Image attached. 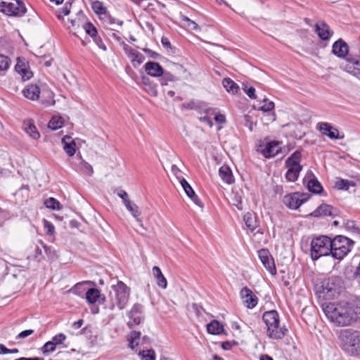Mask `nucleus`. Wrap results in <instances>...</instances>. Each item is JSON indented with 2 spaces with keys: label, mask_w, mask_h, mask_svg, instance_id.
<instances>
[{
  "label": "nucleus",
  "mask_w": 360,
  "mask_h": 360,
  "mask_svg": "<svg viewBox=\"0 0 360 360\" xmlns=\"http://www.w3.org/2000/svg\"><path fill=\"white\" fill-rule=\"evenodd\" d=\"M323 310L331 322L339 326H345L357 319L360 314V302L356 304L345 302L328 303L323 306Z\"/></svg>",
  "instance_id": "f257e3e1"
},
{
  "label": "nucleus",
  "mask_w": 360,
  "mask_h": 360,
  "mask_svg": "<svg viewBox=\"0 0 360 360\" xmlns=\"http://www.w3.org/2000/svg\"><path fill=\"white\" fill-rule=\"evenodd\" d=\"M338 339L340 346L345 352L353 356L360 354V332L343 329L340 331Z\"/></svg>",
  "instance_id": "f03ea898"
},
{
  "label": "nucleus",
  "mask_w": 360,
  "mask_h": 360,
  "mask_svg": "<svg viewBox=\"0 0 360 360\" xmlns=\"http://www.w3.org/2000/svg\"><path fill=\"white\" fill-rule=\"evenodd\" d=\"M262 320L266 326V335L274 340L283 338L287 330L280 326V320L276 310L265 311L262 315Z\"/></svg>",
  "instance_id": "7ed1b4c3"
},
{
  "label": "nucleus",
  "mask_w": 360,
  "mask_h": 360,
  "mask_svg": "<svg viewBox=\"0 0 360 360\" xmlns=\"http://www.w3.org/2000/svg\"><path fill=\"white\" fill-rule=\"evenodd\" d=\"M332 238L327 236H319L314 238L310 244V255L312 260L321 257L331 255Z\"/></svg>",
  "instance_id": "20e7f679"
},
{
  "label": "nucleus",
  "mask_w": 360,
  "mask_h": 360,
  "mask_svg": "<svg viewBox=\"0 0 360 360\" xmlns=\"http://www.w3.org/2000/svg\"><path fill=\"white\" fill-rule=\"evenodd\" d=\"M129 295L130 288L122 281H118L116 285H112L110 308L113 309L117 306L120 309H124L129 301Z\"/></svg>",
  "instance_id": "39448f33"
},
{
  "label": "nucleus",
  "mask_w": 360,
  "mask_h": 360,
  "mask_svg": "<svg viewBox=\"0 0 360 360\" xmlns=\"http://www.w3.org/2000/svg\"><path fill=\"white\" fill-rule=\"evenodd\" d=\"M331 256L339 261L342 260L351 251L354 242L344 236L338 235L332 238Z\"/></svg>",
  "instance_id": "423d86ee"
},
{
  "label": "nucleus",
  "mask_w": 360,
  "mask_h": 360,
  "mask_svg": "<svg viewBox=\"0 0 360 360\" xmlns=\"http://www.w3.org/2000/svg\"><path fill=\"white\" fill-rule=\"evenodd\" d=\"M301 153L299 150L295 151L285 161V166L288 168L285 178L288 181H295L302 167L300 165Z\"/></svg>",
  "instance_id": "0eeeda50"
},
{
  "label": "nucleus",
  "mask_w": 360,
  "mask_h": 360,
  "mask_svg": "<svg viewBox=\"0 0 360 360\" xmlns=\"http://www.w3.org/2000/svg\"><path fill=\"white\" fill-rule=\"evenodd\" d=\"M27 11L24 3L21 0H16L15 3H0V12L9 16H22Z\"/></svg>",
  "instance_id": "6e6552de"
},
{
  "label": "nucleus",
  "mask_w": 360,
  "mask_h": 360,
  "mask_svg": "<svg viewBox=\"0 0 360 360\" xmlns=\"http://www.w3.org/2000/svg\"><path fill=\"white\" fill-rule=\"evenodd\" d=\"M311 195L306 193H293L284 196L283 203L291 210L298 209L302 204L307 202Z\"/></svg>",
  "instance_id": "1a4fd4ad"
},
{
  "label": "nucleus",
  "mask_w": 360,
  "mask_h": 360,
  "mask_svg": "<svg viewBox=\"0 0 360 360\" xmlns=\"http://www.w3.org/2000/svg\"><path fill=\"white\" fill-rule=\"evenodd\" d=\"M143 306L141 304L136 303L133 305L131 309L128 313L129 321L127 325L130 328L140 324L143 321Z\"/></svg>",
  "instance_id": "9d476101"
},
{
  "label": "nucleus",
  "mask_w": 360,
  "mask_h": 360,
  "mask_svg": "<svg viewBox=\"0 0 360 360\" xmlns=\"http://www.w3.org/2000/svg\"><path fill=\"white\" fill-rule=\"evenodd\" d=\"M316 129L330 139H343L345 136L340 135L337 128L328 122H321L316 124Z\"/></svg>",
  "instance_id": "9b49d317"
},
{
  "label": "nucleus",
  "mask_w": 360,
  "mask_h": 360,
  "mask_svg": "<svg viewBox=\"0 0 360 360\" xmlns=\"http://www.w3.org/2000/svg\"><path fill=\"white\" fill-rule=\"evenodd\" d=\"M258 257L265 269L271 274H276V268L274 259L267 249H261L258 252Z\"/></svg>",
  "instance_id": "f8f14e48"
},
{
  "label": "nucleus",
  "mask_w": 360,
  "mask_h": 360,
  "mask_svg": "<svg viewBox=\"0 0 360 360\" xmlns=\"http://www.w3.org/2000/svg\"><path fill=\"white\" fill-rule=\"evenodd\" d=\"M240 296L244 306L248 309L255 308L258 303L257 297L248 287H244L240 290Z\"/></svg>",
  "instance_id": "ddd939ff"
},
{
  "label": "nucleus",
  "mask_w": 360,
  "mask_h": 360,
  "mask_svg": "<svg viewBox=\"0 0 360 360\" xmlns=\"http://www.w3.org/2000/svg\"><path fill=\"white\" fill-rule=\"evenodd\" d=\"M323 293L328 299H333L340 294V288L335 284V278H330L322 285Z\"/></svg>",
  "instance_id": "4468645a"
},
{
  "label": "nucleus",
  "mask_w": 360,
  "mask_h": 360,
  "mask_svg": "<svg viewBox=\"0 0 360 360\" xmlns=\"http://www.w3.org/2000/svg\"><path fill=\"white\" fill-rule=\"evenodd\" d=\"M338 214V210L333 206L327 204H321L314 211L310 213V216L319 217L322 216H330L334 217Z\"/></svg>",
  "instance_id": "2eb2a0df"
},
{
  "label": "nucleus",
  "mask_w": 360,
  "mask_h": 360,
  "mask_svg": "<svg viewBox=\"0 0 360 360\" xmlns=\"http://www.w3.org/2000/svg\"><path fill=\"white\" fill-rule=\"evenodd\" d=\"M315 32L323 41H328L334 34L329 25L324 21H320L316 23Z\"/></svg>",
  "instance_id": "dca6fc26"
},
{
  "label": "nucleus",
  "mask_w": 360,
  "mask_h": 360,
  "mask_svg": "<svg viewBox=\"0 0 360 360\" xmlns=\"http://www.w3.org/2000/svg\"><path fill=\"white\" fill-rule=\"evenodd\" d=\"M332 53L340 58H345L349 53V46L342 39L335 41L332 46Z\"/></svg>",
  "instance_id": "f3484780"
},
{
  "label": "nucleus",
  "mask_w": 360,
  "mask_h": 360,
  "mask_svg": "<svg viewBox=\"0 0 360 360\" xmlns=\"http://www.w3.org/2000/svg\"><path fill=\"white\" fill-rule=\"evenodd\" d=\"M22 129L33 139L37 140L39 139L40 134L34 125L33 120H25L22 123Z\"/></svg>",
  "instance_id": "a211bd4d"
},
{
  "label": "nucleus",
  "mask_w": 360,
  "mask_h": 360,
  "mask_svg": "<svg viewBox=\"0 0 360 360\" xmlns=\"http://www.w3.org/2000/svg\"><path fill=\"white\" fill-rule=\"evenodd\" d=\"M144 68L147 74L152 77H160L164 73L163 68L155 62L149 61L145 64Z\"/></svg>",
  "instance_id": "6ab92c4d"
},
{
  "label": "nucleus",
  "mask_w": 360,
  "mask_h": 360,
  "mask_svg": "<svg viewBox=\"0 0 360 360\" xmlns=\"http://www.w3.org/2000/svg\"><path fill=\"white\" fill-rule=\"evenodd\" d=\"M344 68L347 72L352 75H353L352 70H360V53L355 56L349 55L348 58H347L346 65Z\"/></svg>",
  "instance_id": "aec40b11"
},
{
  "label": "nucleus",
  "mask_w": 360,
  "mask_h": 360,
  "mask_svg": "<svg viewBox=\"0 0 360 360\" xmlns=\"http://www.w3.org/2000/svg\"><path fill=\"white\" fill-rule=\"evenodd\" d=\"M100 19L103 26L110 30H115L117 26L121 27L123 24L122 21L113 18L109 13H106L104 16H101Z\"/></svg>",
  "instance_id": "412c9836"
},
{
  "label": "nucleus",
  "mask_w": 360,
  "mask_h": 360,
  "mask_svg": "<svg viewBox=\"0 0 360 360\" xmlns=\"http://www.w3.org/2000/svg\"><path fill=\"white\" fill-rule=\"evenodd\" d=\"M62 143L63 144L64 150L70 157H72L75 154L76 143L75 141L72 139L71 136L68 135L65 136L62 139Z\"/></svg>",
  "instance_id": "4be33fe9"
},
{
  "label": "nucleus",
  "mask_w": 360,
  "mask_h": 360,
  "mask_svg": "<svg viewBox=\"0 0 360 360\" xmlns=\"http://www.w3.org/2000/svg\"><path fill=\"white\" fill-rule=\"evenodd\" d=\"M230 204L238 210H243V192L242 191H233L230 195Z\"/></svg>",
  "instance_id": "5701e85b"
},
{
  "label": "nucleus",
  "mask_w": 360,
  "mask_h": 360,
  "mask_svg": "<svg viewBox=\"0 0 360 360\" xmlns=\"http://www.w3.org/2000/svg\"><path fill=\"white\" fill-rule=\"evenodd\" d=\"M85 297L89 304H93L96 303L97 301L102 302L104 301L105 298H101V295L100 291L96 288H90L89 289L86 294Z\"/></svg>",
  "instance_id": "b1692460"
},
{
  "label": "nucleus",
  "mask_w": 360,
  "mask_h": 360,
  "mask_svg": "<svg viewBox=\"0 0 360 360\" xmlns=\"http://www.w3.org/2000/svg\"><path fill=\"white\" fill-rule=\"evenodd\" d=\"M40 94V89L39 87L36 84H30L28 85L24 90H23V95L30 100H37L39 98Z\"/></svg>",
  "instance_id": "393cba45"
},
{
  "label": "nucleus",
  "mask_w": 360,
  "mask_h": 360,
  "mask_svg": "<svg viewBox=\"0 0 360 360\" xmlns=\"http://www.w3.org/2000/svg\"><path fill=\"white\" fill-rule=\"evenodd\" d=\"M280 150V147L277 142H269L266 144L265 148L262 150V153L265 158H271L276 155Z\"/></svg>",
  "instance_id": "a878e982"
},
{
  "label": "nucleus",
  "mask_w": 360,
  "mask_h": 360,
  "mask_svg": "<svg viewBox=\"0 0 360 360\" xmlns=\"http://www.w3.org/2000/svg\"><path fill=\"white\" fill-rule=\"evenodd\" d=\"M219 175L228 184H231L234 181L232 172L227 165H223L219 168Z\"/></svg>",
  "instance_id": "bb28decb"
},
{
  "label": "nucleus",
  "mask_w": 360,
  "mask_h": 360,
  "mask_svg": "<svg viewBox=\"0 0 360 360\" xmlns=\"http://www.w3.org/2000/svg\"><path fill=\"white\" fill-rule=\"evenodd\" d=\"M152 271L153 276L156 279L157 285L162 289L167 288V281L165 276L162 274L161 269L158 266H155L153 267Z\"/></svg>",
  "instance_id": "cd10ccee"
},
{
  "label": "nucleus",
  "mask_w": 360,
  "mask_h": 360,
  "mask_svg": "<svg viewBox=\"0 0 360 360\" xmlns=\"http://www.w3.org/2000/svg\"><path fill=\"white\" fill-rule=\"evenodd\" d=\"M207 332L212 335H219L224 330V326L218 321L213 320L207 325Z\"/></svg>",
  "instance_id": "c85d7f7f"
},
{
  "label": "nucleus",
  "mask_w": 360,
  "mask_h": 360,
  "mask_svg": "<svg viewBox=\"0 0 360 360\" xmlns=\"http://www.w3.org/2000/svg\"><path fill=\"white\" fill-rule=\"evenodd\" d=\"M142 82L144 85V90L152 96H158V90L156 85L152 84L150 79L148 77H142Z\"/></svg>",
  "instance_id": "c756f323"
},
{
  "label": "nucleus",
  "mask_w": 360,
  "mask_h": 360,
  "mask_svg": "<svg viewBox=\"0 0 360 360\" xmlns=\"http://www.w3.org/2000/svg\"><path fill=\"white\" fill-rule=\"evenodd\" d=\"M243 220L248 229L253 231L257 226L256 217L254 213L248 212L243 217Z\"/></svg>",
  "instance_id": "7c9ffc66"
},
{
  "label": "nucleus",
  "mask_w": 360,
  "mask_h": 360,
  "mask_svg": "<svg viewBox=\"0 0 360 360\" xmlns=\"http://www.w3.org/2000/svg\"><path fill=\"white\" fill-rule=\"evenodd\" d=\"M356 186V183L352 181L343 179H337L335 183V188L338 190L347 191L350 187Z\"/></svg>",
  "instance_id": "2f4dec72"
},
{
  "label": "nucleus",
  "mask_w": 360,
  "mask_h": 360,
  "mask_svg": "<svg viewBox=\"0 0 360 360\" xmlns=\"http://www.w3.org/2000/svg\"><path fill=\"white\" fill-rule=\"evenodd\" d=\"M77 169L89 176H91L94 172L92 166L84 161L81 155H79V164L77 166Z\"/></svg>",
  "instance_id": "473e14b6"
},
{
  "label": "nucleus",
  "mask_w": 360,
  "mask_h": 360,
  "mask_svg": "<svg viewBox=\"0 0 360 360\" xmlns=\"http://www.w3.org/2000/svg\"><path fill=\"white\" fill-rule=\"evenodd\" d=\"M141 338V332L133 330L130 333L128 341H129V347L131 349H134L136 346L139 344V340Z\"/></svg>",
  "instance_id": "72a5a7b5"
},
{
  "label": "nucleus",
  "mask_w": 360,
  "mask_h": 360,
  "mask_svg": "<svg viewBox=\"0 0 360 360\" xmlns=\"http://www.w3.org/2000/svg\"><path fill=\"white\" fill-rule=\"evenodd\" d=\"M222 84L227 91L231 92L232 94L237 93L239 89V86L237 84L229 77L223 79Z\"/></svg>",
  "instance_id": "f704fd0d"
},
{
  "label": "nucleus",
  "mask_w": 360,
  "mask_h": 360,
  "mask_svg": "<svg viewBox=\"0 0 360 360\" xmlns=\"http://www.w3.org/2000/svg\"><path fill=\"white\" fill-rule=\"evenodd\" d=\"M274 103L266 98H264L257 107L255 106V108L263 112H271L274 110Z\"/></svg>",
  "instance_id": "c9c22d12"
},
{
  "label": "nucleus",
  "mask_w": 360,
  "mask_h": 360,
  "mask_svg": "<svg viewBox=\"0 0 360 360\" xmlns=\"http://www.w3.org/2000/svg\"><path fill=\"white\" fill-rule=\"evenodd\" d=\"M127 210L131 213V214L136 219L137 221L141 222L139 216L141 212L139 207L132 201L129 202V204L124 205Z\"/></svg>",
  "instance_id": "e433bc0d"
},
{
  "label": "nucleus",
  "mask_w": 360,
  "mask_h": 360,
  "mask_svg": "<svg viewBox=\"0 0 360 360\" xmlns=\"http://www.w3.org/2000/svg\"><path fill=\"white\" fill-rule=\"evenodd\" d=\"M307 188L309 191L314 193H320L323 190L321 184L317 179H311L307 183Z\"/></svg>",
  "instance_id": "4c0bfd02"
},
{
  "label": "nucleus",
  "mask_w": 360,
  "mask_h": 360,
  "mask_svg": "<svg viewBox=\"0 0 360 360\" xmlns=\"http://www.w3.org/2000/svg\"><path fill=\"white\" fill-rule=\"evenodd\" d=\"M91 8L93 11L98 15L101 16H104L106 13H108L107 8L103 6V3L99 1H94L91 4Z\"/></svg>",
  "instance_id": "58836bf2"
},
{
  "label": "nucleus",
  "mask_w": 360,
  "mask_h": 360,
  "mask_svg": "<svg viewBox=\"0 0 360 360\" xmlns=\"http://www.w3.org/2000/svg\"><path fill=\"white\" fill-rule=\"evenodd\" d=\"M63 125V120L61 117L53 116L48 124L49 129L56 130L61 128Z\"/></svg>",
  "instance_id": "ea45409f"
},
{
  "label": "nucleus",
  "mask_w": 360,
  "mask_h": 360,
  "mask_svg": "<svg viewBox=\"0 0 360 360\" xmlns=\"http://www.w3.org/2000/svg\"><path fill=\"white\" fill-rule=\"evenodd\" d=\"M44 205L47 208L53 210H60L62 208L60 202L54 198H49L46 200Z\"/></svg>",
  "instance_id": "a19ab883"
},
{
  "label": "nucleus",
  "mask_w": 360,
  "mask_h": 360,
  "mask_svg": "<svg viewBox=\"0 0 360 360\" xmlns=\"http://www.w3.org/2000/svg\"><path fill=\"white\" fill-rule=\"evenodd\" d=\"M15 70L22 76L23 80H28L32 77V72L27 70L25 67H22L19 63L15 65Z\"/></svg>",
  "instance_id": "79ce46f5"
},
{
  "label": "nucleus",
  "mask_w": 360,
  "mask_h": 360,
  "mask_svg": "<svg viewBox=\"0 0 360 360\" xmlns=\"http://www.w3.org/2000/svg\"><path fill=\"white\" fill-rule=\"evenodd\" d=\"M11 65V59L3 54H0V75L6 72Z\"/></svg>",
  "instance_id": "37998d69"
},
{
  "label": "nucleus",
  "mask_w": 360,
  "mask_h": 360,
  "mask_svg": "<svg viewBox=\"0 0 360 360\" xmlns=\"http://www.w3.org/2000/svg\"><path fill=\"white\" fill-rule=\"evenodd\" d=\"M139 356L141 360H155V353L153 349L140 351Z\"/></svg>",
  "instance_id": "c03bdc74"
},
{
  "label": "nucleus",
  "mask_w": 360,
  "mask_h": 360,
  "mask_svg": "<svg viewBox=\"0 0 360 360\" xmlns=\"http://www.w3.org/2000/svg\"><path fill=\"white\" fill-rule=\"evenodd\" d=\"M180 18H181V20L185 22H186V26L193 30H200V28L199 27V25L194 21H193L192 20H191L189 18H188L187 16L184 15H182L181 13L180 14Z\"/></svg>",
  "instance_id": "a18cd8bd"
},
{
  "label": "nucleus",
  "mask_w": 360,
  "mask_h": 360,
  "mask_svg": "<svg viewBox=\"0 0 360 360\" xmlns=\"http://www.w3.org/2000/svg\"><path fill=\"white\" fill-rule=\"evenodd\" d=\"M161 76L162 78L160 82L162 86L167 85L169 82H174L176 80V77L169 72L164 71V73Z\"/></svg>",
  "instance_id": "49530a36"
},
{
  "label": "nucleus",
  "mask_w": 360,
  "mask_h": 360,
  "mask_svg": "<svg viewBox=\"0 0 360 360\" xmlns=\"http://www.w3.org/2000/svg\"><path fill=\"white\" fill-rule=\"evenodd\" d=\"M83 28L85 30V32L92 38L97 34V29L92 23L89 22H86L83 25Z\"/></svg>",
  "instance_id": "de8ad7c7"
},
{
  "label": "nucleus",
  "mask_w": 360,
  "mask_h": 360,
  "mask_svg": "<svg viewBox=\"0 0 360 360\" xmlns=\"http://www.w3.org/2000/svg\"><path fill=\"white\" fill-rule=\"evenodd\" d=\"M344 226L347 231H350L353 233H356L359 227L356 221L353 220L345 221L344 223Z\"/></svg>",
  "instance_id": "09e8293b"
},
{
  "label": "nucleus",
  "mask_w": 360,
  "mask_h": 360,
  "mask_svg": "<svg viewBox=\"0 0 360 360\" xmlns=\"http://www.w3.org/2000/svg\"><path fill=\"white\" fill-rule=\"evenodd\" d=\"M180 184L181 185V186L183 187L186 194L188 195V197L191 196V195H194V191L193 189L192 188V187L190 186V184L188 183V181L184 179V178H181L180 179Z\"/></svg>",
  "instance_id": "8fccbe9b"
},
{
  "label": "nucleus",
  "mask_w": 360,
  "mask_h": 360,
  "mask_svg": "<svg viewBox=\"0 0 360 360\" xmlns=\"http://www.w3.org/2000/svg\"><path fill=\"white\" fill-rule=\"evenodd\" d=\"M212 111V108H206L205 110V115L203 117H200L199 118V120L201 122L206 124L210 127H212L213 126L212 121L211 118L208 116L211 113Z\"/></svg>",
  "instance_id": "3c124183"
},
{
  "label": "nucleus",
  "mask_w": 360,
  "mask_h": 360,
  "mask_svg": "<svg viewBox=\"0 0 360 360\" xmlns=\"http://www.w3.org/2000/svg\"><path fill=\"white\" fill-rule=\"evenodd\" d=\"M130 59L133 65L136 66L141 64L143 62L145 57L139 52L136 51L135 53H133Z\"/></svg>",
  "instance_id": "603ef678"
},
{
  "label": "nucleus",
  "mask_w": 360,
  "mask_h": 360,
  "mask_svg": "<svg viewBox=\"0 0 360 360\" xmlns=\"http://www.w3.org/2000/svg\"><path fill=\"white\" fill-rule=\"evenodd\" d=\"M43 224L46 233L48 235H53L55 233V227L53 224L46 219L43 220Z\"/></svg>",
  "instance_id": "864d4df0"
},
{
  "label": "nucleus",
  "mask_w": 360,
  "mask_h": 360,
  "mask_svg": "<svg viewBox=\"0 0 360 360\" xmlns=\"http://www.w3.org/2000/svg\"><path fill=\"white\" fill-rule=\"evenodd\" d=\"M65 340L66 335L65 334L58 333L54 337H53L51 341L52 342L53 344H54L55 346H57L58 345L63 344Z\"/></svg>",
  "instance_id": "5fc2aeb1"
},
{
  "label": "nucleus",
  "mask_w": 360,
  "mask_h": 360,
  "mask_svg": "<svg viewBox=\"0 0 360 360\" xmlns=\"http://www.w3.org/2000/svg\"><path fill=\"white\" fill-rule=\"evenodd\" d=\"M56 346H55L51 341H49L44 345V346L41 348V351L44 354H49L54 352L56 349Z\"/></svg>",
  "instance_id": "6e6d98bb"
},
{
  "label": "nucleus",
  "mask_w": 360,
  "mask_h": 360,
  "mask_svg": "<svg viewBox=\"0 0 360 360\" xmlns=\"http://www.w3.org/2000/svg\"><path fill=\"white\" fill-rule=\"evenodd\" d=\"M39 243L49 257L53 258L56 256V252L51 247L46 245L41 240H39Z\"/></svg>",
  "instance_id": "4d7b16f0"
},
{
  "label": "nucleus",
  "mask_w": 360,
  "mask_h": 360,
  "mask_svg": "<svg viewBox=\"0 0 360 360\" xmlns=\"http://www.w3.org/2000/svg\"><path fill=\"white\" fill-rule=\"evenodd\" d=\"M117 195L122 200V202L124 205L129 204V202H131V200L129 198L127 193L123 190H120L117 193Z\"/></svg>",
  "instance_id": "13d9d810"
},
{
  "label": "nucleus",
  "mask_w": 360,
  "mask_h": 360,
  "mask_svg": "<svg viewBox=\"0 0 360 360\" xmlns=\"http://www.w3.org/2000/svg\"><path fill=\"white\" fill-rule=\"evenodd\" d=\"M94 39V41L95 42V44L98 46L99 49L103 50V51H106L107 48H106V46L105 45V44L103 43L102 39L97 36V34L93 37Z\"/></svg>",
  "instance_id": "bf43d9fd"
},
{
  "label": "nucleus",
  "mask_w": 360,
  "mask_h": 360,
  "mask_svg": "<svg viewBox=\"0 0 360 360\" xmlns=\"http://www.w3.org/2000/svg\"><path fill=\"white\" fill-rule=\"evenodd\" d=\"M34 259L37 262H41L44 259L42 250L37 246L34 250Z\"/></svg>",
  "instance_id": "052dcab7"
},
{
  "label": "nucleus",
  "mask_w": 360,
  "mask_h": 360,
  "mask_svg": "<svg viewBox=\"0 0 360 360\" xmlns=\"http://www.w3.org/2000/svg\"><path fill=\"white\" fill-rule=\"evenodd\" d=\"M244 91L246 93V94L250 98H255V89L252 86H245L243 88Z\"/></svg>",
  "instance_id": "680f3d73"
},
{
  "label": "nucleus",
  "mask_w": 360,
  "mask_h": 360,
  "mask_svg": "<svg viewBox=\"0 0 360 360\" xmlns=\"http://www.w3.org/2000/svg\"><path fill=\"white\" fill-rule=\"evenodd\" d=\"M33 333H34V330L32 329L23 330L18 334V335L17 336V338H20V339L25 338L28 337L29 335H32Z\"/></svg>",
  "instance_id": "e2e57ef3"
},
{
  "label": "nucleus",
  "mask_w": 360,
  "mask_h": 360,
  "mask_svg": "<svg viewBox=\"0 0 360 360\" xmlns=\"http://www.w3.org/2000/svg\"><path fill=\"white\" fill-rule=\"evenodd\" d=\"M214 120L217 123L224 124L226 122V117L223 114H216L214 115Z\"/></svg>",
  "instance_id": "0e129e2a"
},
{
  "label": "nucleus",
  "mask_w": 360,
  "mask_h": 360,
  "mask_svg": "<svg viewBox=\"0 0 360 360\" xmlns=\"http://www.w3.org/2000/svg\"><path fill=\"white\" fill-rule=\"evenodd\" d=\"M72 4L70 2H66L64 5V7L60 10V12L64 15H67L70 12V7Z\"/></svg>",
  "instance_id": "69168bd1"
},
{
  "label": "nucleus",
  "mask_w": 360,
  "mask_h": 360,
  "mask_svg": "<svg viewBox=\"0 0 360 360\" xmlns=\"http://www.w3.org/2000/svg\"><path fill=\"white\" fill-rule=\"evenodd\" d=\"M189 198L193 200V202L198 206L200 207H203V204L202 202H201V200H200V198L198 197V195H195V193H194V195H191L189 196Z\"/></svg>",
  "instance_id": "338daca9"
},
{
  "label": "nucleus",
  "mask_w": 360,
  "mask_h": 360,
  "mask_svg": "<svg viewBox=\"0 0 360 360\" xmlns=\"http://www.w3.org/2000/svg\"><path fill=\"white\" fill-rule=\"evenodd\" d=\"M171 169H172V173L176 176V178L180 180L181 179L180 176L181 172L179 169V167L175 165H172Z\"/></svg>",
  "instance_id": "774afa93"
}]
</instances>
